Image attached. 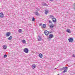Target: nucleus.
<instances>
[{
  "label": "nucleus",
  "instance_id": "1",
  "mask_svg": "<svg viewBox=\"0 0 75 75\" xmlns=\"http://www.w3.org/2000/svg\"><path fill=\"white\" fill-rule=\"evenodd\" d=\"M53 38V35L51 34L49 35L48 39L49 40V41H50V40H51V39H50V38Z\"/></svg>",
  "mask_w": 75,
  "mask_h": 75
},
{
  "label": "nucleus",
  "instance_id": "2",
  "mask_svg": "<svg viewBox=\"0 0 75 75\" xmlns=\"http://www.w3.org/2000/svg\"><path fill=\"white\" fill-rule=\"evenodd\" d=\"M28 49L27 48H25L23 50L24 52H25V53H28Z\"/></svg>",
  "mask_w": 75,
  "mask_h": 75
},
{
  "label": "nucleus",
  "instance_id": "3",
  "mask_svg": "<svg viewBox=\"0 0 75 75\" xmlns=\"http://www.w3.org/2000/svg\"><path fill=\"white\" fill-rule=\"evenodd\" d=\"M49 33L50 32L48 31L47 30H45L44 32V33L46 35H48V34H49Z\"/></svg>",
  "mask_w": 75,
  "mask_h": 75
},
{
  "label": "nucleus",
  "instance_id": "4",
  "mask_svg": "<svg viewBox=\"0 0 75 75\" xmlns=\"http://www.w3.org/2000/svg\"><path fill=\"white\" fill-rule=\"evenodd\" d=\"M0 17L1 18H3L4 17V14L2 13L1 12L0 13Z\"/></svg>",
  "mask_w": 75,
  "mask_h": 75
},
{
  "label": "nucleus",
  "instance_id": "5",
  "mask_svg": "<svg viewBox=\"0 0 75 75\" xmlns=\"http://www.w3.org/2000/svg\"><path fill=\"white\" fill-rule=\"evenodd\" d=\"M11 35V33L10 32H7L6 33V36L7 37H8V36H10Z\"/></svg>",
  "mask_w": 75,
  "mask_h": 75
},
{
  "label": "nucleus",
  "instance_id": "6",
  "mask_svg": "<svg viewBox=\"0 0 75 75\" xmlns=\"http://www.w3.org/2000/svg\"><path fill=\"white\" fill-rule=\"evenodd\" d=\"M66 32H67V33H71V31L70 30V29H68L66 30Z\"/></svg>",
  "mask_w": 75,
  "mask_h": 75
},
{
  "label": "nucleus",
  "instance_id": "7",
  "mask_svg": "<svg viewBox=\"0 0 75 75\" xmlns=\"http://www.w3.org/2000/svg\"><path fill=\"white\" fill-rule=\"evenodd\" d=\"M73 38H70L68 39V40L70 42H72L73 41Z\"/></svg>",
  "mask_w": 75,
  "mask_h": 75
},
{
  "label": "nucleus",
  "instance_id": "8",
  "mask_svg": "<svg viewBox=\"0 0 75 75\" xmlns=\"http://www.w3.org/2000/svg\"><path fill=\"white\" fill-rule=\"evenodd\" d=\"M38 40L39 41H40L41 40H42V38H41V37L39 36L38 38Z\"/></svg>",
  "mask_w": 75,
  "mask_h": 75
},
{
  "label": "nucleus",
  "instance_id": "9",
  "mask_svg": "<svg viewBox=\"0 0 75 75\" xmlns=\"http://www.w3.org/2000/svg\"><path fill=\"white\" fill-rule=\"evenodd\" d=\"M52 20H53V22L54 23H55V22L57 21V20H56V19L55 18H52Z\"/></svg>",
  "mask_w": 75,
  "mask_h": 75
},
{
  "label": "nucleus",
  "instance_id": "10",
  "mask_svg": "<svg viewBox=\"0 0 75 75\" xmlns=\"http://www.w3.org/2000/svg\"><path fill=\"white\" fill-rule=\"evenodd\" d=\"M49 11H48V10H45V13L46 14H47L48 13V12H49Z\"/></svg>",
  "mask_w": 75,
  "mask_h": 75
},
{
  "label": "nucleus",
  "instance_id": "11",
  "mask_svg": "<svg viewBox=\"0 0 75 75\" xmlns=\"http://www.w3.org/2000/svg\"><path fill=\"white\" fill-rule=\"evenodd\" d=\"M3 48L4 50H6V48H7V46L6 45H3Z\"/></svg>",
  "mask_w": 75,
  "mask_h": 75
},
{
  "label": "nucleus",
  "instance_id": "12",
  "mask_svg": "<svg viewBox=\"0 0 75 75\" xmlns=\"http://www.w3.org/2000/svg\"><path fill=\"white\" fill-rule=\"evenodd\" d=\"M67 67H63L62 68H61L60 69V71H62V70H64V69H66L67 68Z\"/></svg>",
  "mask_w": 75,
  "mask_h": 75
},
{
  "label": "nucleus",
  "instance_id": "13",
  "mask_svg": "<svg viewBox=\"0 0 75 75\" xmlns=\"http://www.w3.org/2000/svg\"><path fill=\"white\" fill-rule=\"evenodd\" d=\"M12 38H13V37H12V36H11L9 38H8V40H11Z\"/></svg>",
  "mask_w": 75,
  "mask_h": 75
},
{
  "label": "nucleus",
  "instance_id": "14",
  "mask_svg": "<svg viewBox=\"0 0 75 75\" xmlns=\"http://www.w3.org/2000/svg\"><path fill=\"white\" fill-rule=\"evenodd\" d=\"M42 6H48V5L46 3H43L42 4Z\"/></svg>",
  "mask_w": 75,
  "mask_h": 75
},
{
  "label": "nucleus",
  "instance_id": "15",
  "mask_svg": "<svg viewBox=\"0 0 75 75\" xmlns=\"http://www.w3.org/2000/svg\"><path fill=\"white\" fill-rule=\"evenodd\" d=\"M36 67V66L35 64H33L32 66V68H33V69H34Z\"/></svg>",
  "mask_w": 75,
  "mask_h": 75
},
{
  "label": "nucleus",
  "instance_id": "16",
  "mask_svg": "<svg viewBox=\"0 0 75 75\" xmlns=\"http://www.w3.org/2000/svg\"><path fill=\"white\" fill-rule=\"evenodd\" d=\"M39 57L40 58L42 57V54L41 53H40L39 54Z\"/></svg>",
  "mask_w": 75,
  "mask_h": 75
},
{
  "label": "nucleus",
  "instance_id": "17",
  "mask_svg": "<svg viewBox=\"0 0 75 75\" xmlns=\"http://www.w3.org/2000/svg\"><path fill=\"white\" fill-rule=\"evenodd\" d=\"M18 32L19 33H21V32H22V30L21 29H19V30H18Z\"/></svg>",
  "mask_w": 75,
  "mask_h": 75
},
{
  "label": "nucleus",
  "instance_id": "18",
  "mask_svg": "<svg viewBox=\"0 0 75 75\" xmlns=\"http://www.w3.org/2000/svg\"><path fill=\"white\" fill-rule=\"evenodd\" d=\"M49 26L50 28H53L54 26V25H50Z\"/></svg>",
  "mask_w": 75,
  "mask_h": 75
},
{
  "label": "nucleus",
  "instance_id": "19",
  "mask_svg": "<svg viewBox=\"0 0 75 75\" xmlns=\"http://www.w3.org/2000/svg\"><path fill=\"white\" fill-rule=\"evenodd\" d=\"M43 28H45L46 27V25L45 24H44L42 26Z\"/></svg>",
  "mask_w": 75,
  "mask_h": 75
},
{
  "label": "nucleus",
  "instance_id": "20",
  "mask_svg": "<svg viewBox=\"0 0 75 75\" xmlns=\"http://www.w3.org/2000/svg\"><path fill=\"white\" fill-rule=\"evenodd\" d=\"M23 43V44H25V43L26 42H25V40H23L21 41Z\"/></svg>",
  "mask_w": 75,
  "mask_h": 75
},
{
  "label": "nucleus",
  "instance_id": "21",
  "mask_svg": "<svg viewBox=\"0 0 75 75\" xmlns=\"http://www.w3.org/2000/svg\"><path fill=\"white\" fill-rule=\"evenodd\" d=\"M67 72V69H65L64 71H63V73H65V72Z\"/></svg>",
  "mask_w": 75,
  "mask_h": 75
},
{
  "label": "nucleus",
  "instance_id": "22",
  "mask_svg": "<svg viewBox=\"0 0 75 75\" xmlns=\"http://www.w3.org/2000/svg\"><path fill=\"white\" fill-rule=\"evenodd\" d=\"M39 14H38V13L37 12H36L35 13V15H36L37 16H38Z\"/></svg>",
  "mask_w": 75,
  "mask_h": 75
},
{
  "label": "nucleus",
  "instance_id": "23",
  "mask_svg": "<svg viewBox=\"0 0 75 75\" xmlns=\"http://www.w3.org/2000/svg\"><path fill=\"white\" fill-rule=\"evenodd\" d=\"M49 17L51 18H52L53 17H54V16L52 15H50Z\"/></svg>",
  "mask_w": 75,
  "mask_h": 75
},
{
  "label": "nucleus",
  "instance_id": "24",
  "mask_svg": "<svg viewBox=\"0 0 75 75\" xmlns=\"http://www.w3.org/2000/svg\"><path fill=\"white\" fill-rule=\"evenodd\" d=\"M32 21H35V18L34 17H33V18L32 19Z\"/></svg>",
  "mask_w": 75,
  "mask_h": 75
},
{
  "label": "nucleus",
  "instance_id": "25",
  "mask_svg": "<svg viewBox=\"0 0 75 75\" xmlns=\"http://www.w3.org/2000/svg\"><path fill=\"white\" fill-rule=\"evenodd\" d=\"M7 55L5 54L4 56V58H6V57H7Z\"/></svg>",
  "mask_w": 75,
  "mask_h": 75
},
{
  "label": "nucleus",
  "instance_id": "26",
  "mask_svg": "<svg viewBox=\"0 0 75 75\" xmlns=\"http://www.w3.org/2000/svg\"><path fill=\"white\" fill-rule=\"evenodd\" d=\"M72 57H75V54H73L72 55Z\"/></svg>",
  "mask_w": 75,
  "mask_h": 75
},
{
  "label": "nucleus",
  "instance_id": "27",
  "mask_svg": "<svg viewBox=\"0 0 75 75\" xmlns=\"http://www.w3.org/2000/svg\"><path fill=\"white\" fill-rule=\"evenodd\" d=\"M42 23H40V24H39V26H41V25H42Z\"/></svg>",
  "mask_w": 75,
  "mask_h": 75
},
{
  "label": "nucleus",
  "instance_id": "28",
  "mask_svg": "<svg viewBox=\"0 0 75 75\" xmlns=\"http://www.w3.org/2000/svg\"><path fill=\"white\" fill-rule=\"evenodd\" d=\"M49 22L50 23H51V21H49Z\"/></svg>",
  "mask_w": 75,
  "mask_h": 75
},
{
  "label": "nucleus",
  "instance_id": "29",
  "mask_svg": "<svg viewBox=\"0 0 75 75\" xmlns=\"http://www.w3.org/2000/svg\"><path fill=\"white\" fill-rule=\"evenodd\" d=\"M50 33H52V32L51 31V32H50Z\"/></svg>",
  "mask_w": 75,
  "mask_h": 75
},
{
  "label": "nucleus",
  "instance_id": "30",
  "mask_svg": "<svg viewBox=\"0 0 75 75\" xmlns=\"http://www.w3.org/2000/svg\"><path fill=\"white\" fill-rule=\"evenodd\" d=\"M50 1H53V0H49Z\"/></svg>",
  "mask_w": 75,
  "mask_h": 75
},
{
  "label": "nucleus",
  "instance_id": "31",
  "mask_svg": "<svg viewBox=\"0 0 75 75\" xmlns=\"http://www.w3.org/2000/svg\"><path fill=\"white\" fill-rule=\"evenodd\" d=\"M51 30H52V29H51Z\"/></svg>",
  "mask_w": 75,
  "mask_h": 75
}]
</instances>
